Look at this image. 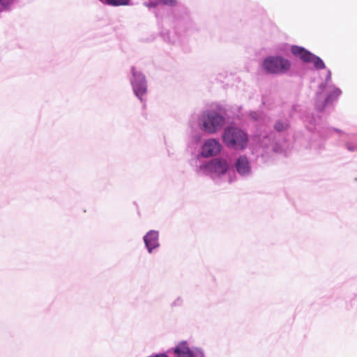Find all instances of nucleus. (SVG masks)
I'll use <instances>...</instances> for the list:
<instances>
[{"instance_id": "nucleus-1", "label": "nucleus", "mask_w": 357, "mask_h": 357, "mask_svg": "<svg viewBox=\"0 0 357 357\" xmlns=\"http://www.w3.org/2000/svg\"><path fill=\"white\" fill-rule=\"evenodd\" d=\"M222 141L227 147L243 149L246 146L248 138L246 133L241 129L229 126L224 130Z\"/></svg>"}, {"instance_id": "nucleus-2", "label": "nucleus", "mask_w": 357, "mask_h": 357, "mask_svg": "<svg viewBox=\"0 0 357 357\" xmlns=\"http://www.w3.org/2000/svg\"><path fill=\"white\" fill-rule=\"evenodd\" d=\"M225 121V118L220 114L215 111H208L202 114L199 126L202 131L214 134L222 128Z\"/></svg>"}, {"instance_id": "nucleus-3", "label": "nucleus", "mask_w": 357, "mask_h": 357, "mask_svg": "<svg viewBox=\"0 0 357 357\" xmlns=\"http://www.w3.org/2000/svg\"><path fill=\"white\" fill-rule=\"evenodd\" d=\"M263 66L268 73L282 74L289 70L290 63L280 56H271L264 61Z\"/></svg>"}, {"instance_id": "nucleus-4", "label": "nucleus", "mask_w": 357, "mask_h": 357, "mask_svg": "<svg viewBox=\"0 0 357 357\" xmlns=\"http://www.w3.org/2000/svg\"><path fill=\"white\" fill-rule=\"evenodd\" d=\"M229 165L226 160L223 158H216L211 160L204 166H202V169H205L210 173L217 175L224 174L227 172Z\"/></svg>"}, {"instance_id": "nucleus-5", "label": "nucleus", "mask_w": 357, "mask_h": 357, "mask_svg": "<svg viewBox=\"0 0 357 357\" xmlns=\"http://www.w3.org/2000/svg\"><path fill=\"white\" fill-rule=\"evenodd\" d=\"M221 150L222 145L218 140L209 139L204 142L202 146V155L204 157L209 158L219 154Z\"/></svg>"}, {"instance_id": "nucleus-6", "label": "nucleus", "mask_w": 357, "mask_h": 357, "mask_svg": "<svg viewBox=\"0 0 357 357\" xmlns=\"http://www.w3.org/2000/svg\"><path fill=\"white\" fill-rule=\"evenodd\" d=\"M174 353L177 357H204L200 352L191 351L185 342L179 344L176 347Z\"/></svg>"}, {"instance_id": "nucleus-7", "label": "nucleus", "mask_w": 357, "mask_h": 357, "mask_svg": "<svg viewBox=\"0 0 357 357\" xmlns=\"http://www.w3.org/2000/svg\"><path fill=\"white\" fill-rule=\"evenodd\" d=\"M145 245L149 252L159 245L158 232L155 231H149L144 237Z\"/></svg>"}, {"instance_id": "nucleus-8", "label": "nucleus", "mask_w": 357, "mask_h": 357, "mask_svg": "<svg viewBox=\"0 0 357 357\" xmlns=\"http://www.w3.org/2000/svg\"><path fill=\"white\" fill-rule=\"evenodd\" d=\"M291 50L294 56L299 57L304 62H310L311 58H313L312 54L303 47L294 45L291 47Z\"/></svg>"}, {"instance_id": "nucleus-9", "label": "nucleus", "mask_w": 357, "mask_h": 357, "mask_svg": "<svg viewBox=\"0 0 357 357\" xmlns=\"http://www.w3.org/2000/svg\"><path fill=\"white\" fill-rule=\"evenodd\" d=\"M236 168L240 174L245 175L248 174L250 167L247 158L241 156L236 162Z\"/></svg>"}, {"instance_id": "nucleus-10", "label": "nucleus", "mask_w": 357, "mask_h": 357, "mask_svg": "<svg viewBox=\"0 0 357 357\" xmlns=\"http://www.w3.org/2000/svg\"><path fill=\"white\" fill-rule=\"evenodd\" d=\"M133 90L136 96L139 98H142L146 91V88L144 84L142 83L139 85L134 84Z\"/></svg>"}, {"instance_id": "nucleus-11", "label": "nucleus", "mask_w": 357, "mask_h": 357, "mask_svg": "<svg viewBox=\"0 0 357 357\" xmlns=\"http://www.w3.org/2000/svg\"><path fill=\"white\" fill-rule=\"evenodd\" d=\"M313 58H311L310 62H312L314 63V66L317 69H324L325 68V64L324 61L318 56L314 55L312 54Z\"/></svg>"}, {"instance_id": "nucleus-12", "label": "nucleus", "mask_w": 357, "mask_h": 357, "mask_svg": "<svg viewBox=\"0 0 357 357\" xmlns=\"http://www.w3.org/2000/svg\"><path fill=\"white\" fill-rule=\"evenodd\" d=\"M129 1L130 0H106V2L111 6H119L128 5Z\"/></svg>"}, {"instance_id": "nucleus-13", "label": "nucleus", "mask_w": 357, "mask_h": 357, "mask_svg": "<svg viewBox=\"0 0 357 357\" xmlns=\"http://www.w3.org/2000/svg\"><path fill=\"white\" fill-rule=\"evenodd\" d=\"M160 4L174 6L176 5V0H158Z\"/></svg>"}, {"instance_id": "nucleus-14", "label": "nucleus", "mask_w": 357, "mask_h": 357, "mask_svg": "<svg viewBox=\"0 0 357 357\" xmlns=\"http://www.w3.org/2000/svg\"><path fill=\"white\" fill-rule=\"evenodd\" d=\"M286 128H287V125L282 122H277L275 125V128L278 131H282V130H284Z\"/></svg>"}, {"instance_id": "nucleus-15", "label": "nucleus", "mask_w": 357, "mask_h": 357, "mask_svg": "<svg viewBox=\"0 0 357 357\" xmlns=\"http://www.w3.org/2000/svg\"><path fill=\"white\" fill-rule=\"evenodd\" d=\"M13 2V0H0V4L4 7L7 8Z\"/></svg>"}, {"instance_id": "nucleus-16", "label": "nucleus", "mask_w": 357, "mask_h": 357, "mask_svg": "<svg viewBox=\"0 0 357 357\" xmlns=\"http://www.w3.org/2000/svg\"><path fill=\"white\" fill-rule=\"evenodd\" d=\"M158 4H160V3H159V1H158L156 3H149V4H148L147 6H148L149 7H150V6H153V7H154V6H156L157 5H158Z\"/></svg>"}]
</instances>
